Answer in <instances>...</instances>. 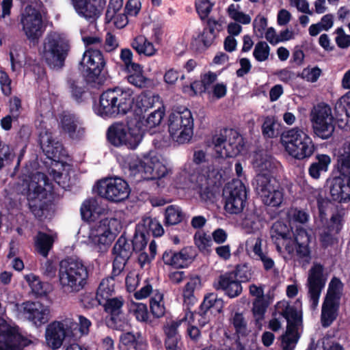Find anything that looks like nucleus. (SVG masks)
Listing matches in <instances>:
<instances>
[{
	"label": "nucleus",
	"instance_id": "obj_1",
	"mask_svg": "<svg viewBox=\"0 0 350 350\" xmlns=\"http://www.w3.org/2000/svg\"><path fill=\"white\" fill-rule=\"evenodd\" d=\"M122 229L121 221L114 217H107L89 225L81 226L78 237L86 245L106 250Z\"/></svg>",
	"mask_w": 350,
	"mask_h": 350
},
{
	"label": "nucleus",
	"instance_id": "obj_2",
	"mask_svg": "<svg viewBox=\"0 0 350 350\" xmlns=\"http://www.w3.org/2000/svg\"><path fill=\"white\" fill-rule=\"evenodd\" d=\"M271 236H278L281 243L284 246L286 252L291 256H296L297 261L301 267L306 268L310 264L312 256L309 247L310 237L304 229L297 230L294 239L288 237L287 226L282 222H275L271 230Z\"/></svg>",
	"mask_w": 350,
	"mask_h": 350
},
{
	"label": "nucleus",
	"instance_id": "obj_3",
	"mask_svg": "<svg viewBox=\"0 0 350 350\" xmlns=\"http://www.w3.org/2000/svg\"><path fill=\"white\" fill-rule=\"evenodd\" d=\"M134 105L133 91L129 88H116L104 92L95 113L103 118L125 115Z\"/></svg>",
	"mask_w": 350,
	"mask_h": 350
},
{
	"label": "nucleus",
	"instance_id": "obj_4",
	"mask_svg": "<svg viewBox=\"0 0 350 350\" xmlns=\"http://www.w3.org/2000/svg\"><path fill=\"white\" fill-rule=\"evenodd\" d=\"M40 144L46 157L53 160V167L50 170V175L54 180L63 188L68 186L70 180L69 172L70 167L68 164L59 162V160L64 156L62 145L55 141L52 133L48 131L40 133Z\"/></svg>",
	"mask_w": 350,
	"mask_h": 350
},
{
	"label": "nucleus",
	"instance_id": "obj_5",
	"mask_svg": "<svg viewBox=\"0 0 350 350\" xmlns=\"http://www.w3.org/2000/svg\"><path fill=\"white\" fill-rule=\"evenodd\" d=\"M87 268L77 259L67 258L59 263L58 280L61 290L67 295H75L86 285Z\"/></svg>",
	"mask_w": 350,
	"mask_h": 350
},
{
	"label": "nucleus",
	"instance_id": "obj_6",
	"mask_svg": "<svg viewBox=\"0 0 350 350\" xmlns=\"http://www.w3.org/2000/svg\"><path fill=\"white\" fill-rule=\"evenodd\" d=\"M125 167L131 176L137 181L148 179H159L164 177L167 170L161 158L153 154L145 156L143 159L133 154L125 159Z\"/></svg>",
	"mask_w": 350,
	"mask_h": 350
},
{
	"label": "nucleus",
	"instance_id": "obj_7",
	"mask_svg": "<svg viewBox=\"0 0 350 350\" xmlns=\"http://www.w3.org/2000/svg\"><path fill=\"white\" fill-rule=\"evenodd\" d=\"M280 142L285 151L293 158L304 160L310 158L315 151V145L303 129L295 127L283 133Z\"/></svg>",
	"mask_w": 350,
	"mask_h": 350
},
{
	"label": "nucleus",
	"instance_id": "obj_8",
	"mask_svg": "<svg viewBox=\"0 0 350 350\" xmlns=\"http://www.w3.org/2000/svg\"><path fill=\"white\" fill-rule=\"evenodd\" d=\"M70 50L69 42L65 35L56 31L46 34L40 54L53 69H60Z\"/></svg>",
	"mask_w": 350,
	"mask_h": 350
},
{
	"label": "nucleus",
	"instance_id": "obj_9",
	"mask_svg": "<svg viewBox=\"0 0 350 350\" xmlns=\"http://www.w3.org/2000/svg\"><path fill=\"white\" fill-rule=\"evenodd\" d=\"M193 118L187 108L172 111L167 118V131L171 139L178 144L189 142L193 135Z\"/></svg>",
	"mask_w": 350,
	"mask_h": 350
},
{
	"label": "nucleus",
	"instance_id": "obj_10",
	"mask_svg": "<svg viewBox=\"0 0 350 350\" xmlns=\"http://www.w3.org/2000/svg\"><path fill=\"white\" fill-rule=\"evenodd\" d=\"M22 181L21 193L27 196L29 206L34 211L33 208L41 206L47 192L52 191V186L45 174L40 172L23 174Z\"/></svg>",
	"mask_w": 350,
	"mask_h": 350
},
{
	"label": "nucleus",
	"instance_id": "obj_11",
	"mask_svg": "<svg viewBox=\"0 0 350 350\" xmlns=\"http://www.w3.org/2000/svg\"><path fill=\"white\" fill-rule=\"evenodd\" d=\"M339 161L340 176L330 181V195L333 200L339 202L350 201V144H345Z\"/></svg>",
	"mask_w": 350,
	"mask_h": 350
},
{
	"label": "nucleus",
	"instance_id": "obj_12",
	"mask_svg": "<svg viewBox=\"0 0 350 350\" xmlns=\"http://www.w3.org/2000/svg\"><path fill=\"white\" fill-rule=\"evenodd\" d=\"M276 310L287 321L286 331L282 339V349L293 350L299 339L298 329L301 324V312L286 301L278 302Z\"/></svg>",
	"mask_w": 350,
	"mask_h": 350
},
{
	"label": "nucleus",
	"instance_id": "obj_13",
	"mask_svg": "<svg viewBox=\"0 0 350 350\" xmlns=\"http://www.w3.org/2000/svg\"><path fill=\"white\" fill-rule=\"evenodd\" d=\"M256 191L267 206L279 207L284 201V191L273 176L257 175L254 183Z\"/></svg>",
	"mask_w": 350,
	"mask_h": 350
},
{
	"label": "nucleus",
	"instance_id": "obj_14",
	"mask_svg": "<svg viewBox=\"0 0 350 350\" xmlns=\"http://www.w3.org/2000/svg\"><path fill=\"white\" fill-rule=\"evenodd\" d=\"M212 144L217 157H232L241 152L243 138L234 130L224 129L219 135L213 137Z\"/></svg>",
	"mask_w": 350,
	"mask_h": 350
},
{
	"label": "nucleus",
	"instance_id": "obj_15",
	"mask_svg": "<svg viewBox=\"0 0 350 350\" xmlns=\"http://www.w3.org/2000/svg\"><path fill=\"white\" fill-rule=\"evenodd\" d=\"M314 134L323 139H329L334 131V120L329 105L321 103L314 106L310 113Z\"/></svg>",
	"mask_w": 350,
	"mask_h": 350
},
{
	"label": "nucleus",
	"instance_id": "obj_16",
	"mask_svg": "<svg viewBox=\"0 0 350 350\" xmlns=\"http://www.w3.org/2000/svg\"><path fill=\"white\" fill-rule=\"evenodd\" d=\"M94 190L100 197L112 202L122 201L130 193L128 183L120 177H109L97 181Z\"/></svg>",
	"mask_w": 350,
	"mask_h": 350
},
{
	"label": "nucleus",
	"instance_id": "obj_17",
	"mask_svg": "<svg viewBox=\"0 0 350 350\" xmlns=\"http://www.w3.org/2000/svg\"><path fill=\"white\" fill-rule=\"evenodd\" d=\"M221 178V174L219 171H216L214 167L211 168L208 166L191 174L189 180L191 185L185 183V185L198 189L201 199L207 201L211 196L210 186L216 183Z\"/></svg>",
	"mask_w": 350,
	"mask_h": 350
},
{
	"label": "nucleus",
	"instance_id": "obj_18",
	"mask_svg": "<svg viewBox=\"0 0 350 350\" xmlns=\"http://www.w3.org/2000/svg\"><path fill=\"white\" fill-rule=\"evenodd\" d=\"M20 24L24 34L31 41L38 40L44 32L42 15L31 5H27L21 13Z\"/></svg>",
	"mask_w": 350,
	"mask_h": 350
},
{
	"label": "nucleus",
	"instance_id": "obj_19",
	"mask_svg": "<svg viewBox=\"0 0 350 350\" xmlns=\"http://www.w3.org/2000/svg\"><path fill=\"white\" fill-rule=\"evenodd\" d=\"M224 196L227 212L237 214L243 211L247 199V191L241 180L229 183L224 189Z\"/></svg>",
	"mask_w": 350,
	"mask_h": 350
},
{
	"label": "nucleus",
	"instance_id": "obj_20",
	"mask_svg": "<svg viewBox=\"0 0 350 350\" xmlns=\"http://www.w3.org/2000/svg\"><path fill=\"white\" fill-rule=\"evenodd\" d=\"M75 323L71 319L53 321L49 323L45 330V339L47 345L53 349H59L66 337L72 335Z\"/></svg>",
	"mask_w": 350,
	"mask_h": 350
},
{
	"label": "nucleus",
	"instance_id": "obj_21",
	"mask_svg": "<svg viewBox=\"0 0 350 350\" xmlns=\"http://www.w3.org/2000/svg\"><path fill=\"white\" fill-rule=\"evenodd\" d=\"M50 310L48 306L38 301H27L17 307V317L22 320H27L39 327L49 319Z\"/></svg>",
	"mask_w": 350,
	"mask_h": 350
},
{
	"label": "nucleus",
	"instance_id": "obj_22",
	"mask_svg": "<svg viewBox=\"0 0 350 350\" xmlns=\"http://www.w3.org/2000/svg\"><path fill=\"white\" fill-rule=\"evenodd\" d=\"M323 273V267L319 263H314L308 271L306 286L310 308L313 310L317 307L321 292L325 285Z\"/></svg>",
	"mask_w": 350,
	"mask_h": 350
},
{
	"label": "nucleus",
	"instance_id": "obj_23",
	"mask_svg": "<svg viewBox=\"0 0 350 350\" xmlns=\"http://www.w3.org/2000/svg\"><path fill=\"white\" fill-rule=\"evenodd\" d=\"M30 340L23 336L18 328L0 318V350H22Z\"/></svg>",
	"mask_w": 350,
	"mask_h": 350
},
{
	"label": "nucleus",
	"instance_id": "obj_24",
	"mask_svg": "<svg viewBox=\"0 0 350 350\" xmlns=\"http://www.w3.org/2000/svg\"><path fill=\"white\" fill-rule=\"evenodd\" d=\"M72 5L80 17L93 23L101 16L105 5V1L78 0L73 3Z\"/></svg>",
	"mask_w": 350,
	"mask_h": 350
},
{
	"label": "nucleus",
	"instance_id": "obj_25",
	"mask_svg": "<svg viewBox=\"0 0 350 350\" xmlns=\"http://www.w3.org/2000/svg\"><path fill=\"white\" fill-rule=\"evenodd\" d=\"M133 252L131 241L128 240L125 236L121 235L113 248V253L114 255L113 263V275H119L124 269V266L130 258Z\"/></svg>",
	"mask_w": 350,
	"mask_h": 350
},
{
	"label": "nucleus",
	"instance_id": "obj_26",
	"mask_svg": "<svg viewBox=\"0 0 350 350\" xmlns=\"http://www.w3.org/2000/svg\"><path fill=\"white\" fill-rule=\"evenodd\" d=\"M104 66L105 62L101 52L91 47L84 52L80 62L81 71L88 75L97 76L100 75Z\"/></svg>",
	"mask_w": 350,
	"mask_h": 350
},
{
	"label": "nucleus",
	"instance_id": "obj_27",
	"mask_svg": "<svg viewBox=\"0 0 350 350\" xmlns=\"http://www.w3.org/2000/svg\"><path fill=\"white\" fill-rule=\"evenodd\" d=\"M102 304L104 305L105 311L111 314V320L116 329L125 331L129 328L128 321L124 318L122 319V308L124 304L122 297H109Z\"/></svg>",
	"mask_w": 350,
	"mask_h": 350
},
{
	"label": "nucleus",
	"instance_id": "obj_28",
	"mask_svg": "<svg viewBox=\"0 0 350 350\" xmlns=\"http://www.w3.org/2000/svg\"><path fill=\"white\" fill-rule=\"evenodd\" d=\"M215 286L217 289L222 290L230 298L238 297L243 291L241 282L238 280L236 274L233 272L221 275Z\"/></svg>",
	"mask_w": 350,
	"mask_h": 350
},
{
	"label": "nucleus",
	"instance_id": "obj_29",
	"mask_svg": "<svg viewBox=\"0 0 350 350\" xmlns=\"http://www.w3.org/2000/svg\"><path fill=\"white\" fill-rule=\"evenodd\" d=\"M140 119L133 118L128 122V130L126 131L124 146L129 149H135L142 142L145 129Z\"/></svg>",
	"mask_w": 350,
	"mask_h": 350
},
{
	"label": "nucleus",
	"instance_id": "obj_30",
	"mask_svg": "<svg viewBox=\"0 0 350 350\" xmlns=\"http://www.w3.org/2000/svg\"><path fill=\"white\" fill-rule=\"evenodd\" d=\"M64 133L72 139H80L85 135V129L79 119L73 115H65L62 120Z\"/></svg>",
	"mask_w": 350,
	"mask_h": 350
},
{
	"label": "nucleus",
	"instance_id": "obj_31",
	"mask_svg": "<svg viewBox=\"0 0 350 350\" xmlns=\"http://www.w3.org/2000/svg\"><path fill=\"white\" fill-rule=\"evenodd\" d=\"M217 75L213 72H208L201 76L200 81H194L191 84L190 87L184 88V91H189L191 96H194L202 92L210 93V88L213 87V84L217 81Z\"/></svg>",
	"mask_w": 350,
	"mask_h": 350
},
{
	"label": "nucleus",
	"instance_id": "obj_32",
	"mask_svg": "<svg viewBox=\"0 0 350 350\" xmlns=\"http://www.w3.org/2000/svg\"><path fill=\"white\" fill-rule=\"evenodd\" d=\"M144 344V340L139 333L131 332L122 333L120 336L119 350H139Z\"/></svg>",
	"mask_w": 350,
	"mask_h": 350
},
{
	"label": "nucleus",
	"instance_id": "obj_33",
	"mask_svg": "<svg viewBox=\"0 0 350 350\" xmlns=\"http://www.w3.org/2000/svg\"><path fill=\"white\" fill-rule=\"evenodd\" d=\"M245 250L253 260L268 251L265 241L258 235H252L247 239Z\"/></svg>",
	"mask_w": 350,
	"mask_h": 350
},
{
	"label": "nucleus",
	"instance_id": "obj_34",
	"mask_svg": "<svg viewBox=\"0 0 350 350\" xmlns=\"http://www.w3.org/2000/svg\"><path fill=\"white\" fill-rule=\"evenodd\" d=\"M126 70L128 72L127 80L129 83L139 88L146 87L149 80L144 76L143 68L140 64L129 65Z\"/></svg>",
	"mask_w": 350,
	"mask_h": 350
},
{
	"label": "nucleus",
	"instance_id": "obj_35",
	"mask_svg": "<svg viewBox=\"0 0 350 350\" xmlns=\"http://www.w3.org/2000/svg\"><path fill=\"white\" fill-rule=\"evenodd\" d=\"M55 238V235L39 232L34 238L35 249L37 252L44 258L47 257L49 251L53 247Z\"/></svg>",
	"mask_w": 350,
	"mask_h": 350
},
{
	"label": "nucleus",
	"instance_id": "obj_36",
	"mask_svg": "<svg viewBox=\"0 0 350 350\" xmlns=\"http://www.w3.org/2000/svg\"><path fill=\"white\" fill-rule=\"evenodd\" d=\"M128 130V125L121 123H115L109 127L107 131V138L109 142L115 146H122L126 141V131Z\"/></svg>",
	"mask_w": 350,
	"mask_h": 350
},
{
	"label": "nucleus",
	"instance_id": "obj_37",
	"mask_svg": "<svg viewBox=\"0 0 350 350\" xmlns=\"http://www.w3.org/2000/svg\"><path fill=\"white\" fill-rule=\"evenodd\" d=\"M105 208L99 206L98 201L94 198L85 200L81 206V214L85 220H93L97 215L103 214Z\"/></svg>",
	"mask_w": 350,
	"mask_h": 350
},
{
	"label": "nucleus",
	"instance_id": "obj_38",
	"mask_svg": "<svg viewBox=\"0 0 350 350\" xmlns=\"http://www.w3.org/2000/svg\"><path fill=\"white\" fill-rule=\"evenodd\" d=\"M339 302L325 299L321 310V323L323 327L329 326L336 319Z\"/></svg>",
	"mask_w": 350,
	"mask_h": 350
},
{
	"label": "nucleus",
	"instance_id": "obj_39",
	"mask_svg": "<svg viewBox=\"0 0 350 350\" xmlns=\"http://www.w3.org/2000/svg\"><path fill=\"white\" fill-rule=\"evenodd\" d=\"M131 46L138 54L147 57L154 56L157 52L154 44L142 35H139L133 40Z\"/></svg>",
	"mask_w": 350,
	"mask_h": 350
},
{
	"label": "nucleus",
	"instance_id": "obj_40",
	"mask_svg": "<svg viewBox=\"0 0 350 350\" xmlns=\"http://www.w3.org/2000/svg\"><path fill=\"white\" fill-rule=\"evenodd\" d=\"M193 317L194 315L192 312L189 311L185 313V317L182 319L167 321L163 327L165 336L180 337L178 329L179 326L183 323L190 324Z\"/></svg>",
	"mask_w": 350,
	"mask_h": 350
},
{
	"label": "nucleus",
	"instance_id": "obj_41",
	"mask_svg": "<svg viewBox=\"0 0 350 350\" xmlns=\"http://www.w3.org/2000/svg\"><path fill=\"white\" fill-rule=\"evenodd\" d=\"M115 280L113 277H107L101 280L97 288L96 299L100 304L106 299L112 297L115 293Z\"/></svg>",
	"mask_w": 350,
	"mask_h": 350
},
{
	"label": "nucleus",
	"instance_id": "obj_42",
	"mask_svg": "<svg viewBox=\"0 0 350 350\" xmlns=\"http://www.w3.org/2000/svg\"><path fill=\"white\" fill-rule=\"evenodd\" d=\"M254 167L258 172L257 175L262 174L267 176H271L270 172L275 167L272 158L267 154H258L255 157L253 163Z\"/></svg>",
	"mask_w": 350,
	"mask_h": 350
},
{
	"label": "nucleus",
	"instance_id": "obj_43",
	"mask_svg": "<svg viewBox=\"0 0 350 350\" xmlns=\"http://www.w3.org/2000/svg\"><path fill=\"white\" fill-rule=\"evenodd\" d=\"M144 230L146 233L151 232L154 237H161L164 230L161 223L155 218L144 217L137 224V230Z\"/></svg>",
	"mask_w": 350,
	"mask_h": 350
},
{
	"label": "nucleus",
	"instance_id": "obj_44",
	"mask_svg": "<svg viewBox=\"0 0 350 350\" xmlns=\"http://www.w3.org/2000/svg\"><path fill=\"white\" fill-rule=\"evenodd\" d=\"M317 161L312 163L309 167V174L314 179L320 177L322 172H327L331 163L330 157L327 154H317Z\"/></svg>",
	"mask_w": 350,
	"mask_h": 350
},
{
	"label": "nucleus",
	"instance_id": "obj_45",
	"mask_svg": "<svg viewBox=\"0 0 350 350\" xmlns=\"http://www.w3.org/2000/svg\"><path fill=\"white\" fill-rule=\"evenodd\" d=\"M135 112L136 117L135 118L140 119L143 113L146 112L150 108L153 107L154 99L146 94H140L134 97Z\"/></svg>",
	"mask_w": 350,
	"mask_h": 350
},
{
	"label": "nucleus",
	"instance_id": "obj_46",
	"mask_svg": "<svg viewBox=\"0 0 350 350\" xmlns=\"http://www.w3.org/2000/svg\"><path fill=\"white\" fill-rule=\"evenodd\" d=\"M25 279L32 292L37 295H45L49 291V284L42 282L38 276L33 273L26 275Z\"/></svg>",
	"mask_w": 350,
	"mask_h": 350
},
{
	"label": "nucleus",
	"instance_id": "obj_47",
	"mask_svg": "<svg viewBox=\"0 0 350 350\" xmlns=\"http://www.w3.org/2000/svg\"><path fill=\"white\" fill-rule=\"evenodd\" d=\"M184 218L182 209L176 205L168 206L165 211L164 222L166 226H173L180 223Z\"/></svg>",
	"mask_w": 350,
	"mask_h": 350
},
{
	"label": "nucleus",
	"instance_id": "obj_48",
	"mask_svg": "<svg viewBox=\"0 0 350 350\" xmlns=\"http://www.w3.org/2000/svg\"><path fill=\"white\" fill-rule=\"evenodd\" d=\"M343 283L341 280L334 277L330 280L325 296L326 299L339 302V300L342 295Z\"/></svg>",
	"mask_w": 350,
	"mask_h": 350
},
{
	"label": "nucleus",
	"instance_id": "obj_49",
	"mask_svg": "<svg viewBox=\"0 0 350 350\" xmlns=\"http://www.w3.org/2000/svg\"><path fill=\"white\" fill-rule=\"evenodd\" d=\"M129 312L139 322L148 321V311L146 304L132 301L129 305Z\"/></svg>",
	"mask_w": 350,
	"mask_h": 350
},
{
	"label": "nucleus",
	"instance_id": "obj_50",
	"mask_svg": "<svg viewBox=\"0 0 350 350\" xmlns=\"http://www.w3.org/2000/svg\"><path fill=\"white\" fill-rule=\"evenodd\" d=\"M201 286L200 279L198 277L191 278L186 284L183 290L185 302L193 304L195 300L194 292L199 290Z\"/></svg>",
	"mask_w": 350,
	"mask_h": 350
},
{
	"label": "nucleus",
	"instance_id": "obj_51",
	"mask_svg": "<svg viewBox=\"0 0 350 350\" xmlns=\"http://www.w3.org/2000/svg\"><path fill=\"white\" fill-rule=\"evenodd\" d=\"M227 13L231 19L242 25H248L252 21V18L249 14L241 11L239 5L230 4L228 7Z\"/></svg>",
	"mask_w": 350,
	"mask_h": 350
},
{
	"label": "nucleus",
	"instance_id": "obj_52",
	"mask_svg": "<svg viewBox=\"0 0 350 350\" xmlns=\"http://www.w3.org/2000/svg\"><path fill=\"white\" fill-rule=\"evenodd\" d=\"M150 310L152 315L157 318L162 317L165 313L163 295L159 292L154 293L150 299Z\"/></svg>",
	"mask_w": 350,
	"mask_h": 350
},
{
	"label": "nucleus",
	"instance_id": "obj_53",
	"mask_svg": "<svg viewBox=\"0 0 350 350\" xmlns=\"http://www.w3.org/2000/svg\"><path fill=\"white\" fill-rule=\"evenodd\" d=\"M236 334L238 336H245L248 333L247 323L241 313H235L230 319Z\"/></svg>",
	"mask_w": 350,
	"mask_h": 350
},
{
	"label": "nucleus",
	"instance_id": "obj_54",
	"mask_svg": "<svg viewBox=\"0 0 350 350\" xmlns=\"http://www.w3.org/2000/svg\"><path fill=\"white\" fill-rule=\"evenodd\" d=\"M163 116L164 110L161 108H159L148 115L145 120V124L142 121L143 128L146 130L157 127L161 124Z\"/></svg>",
	"mask_w": 350,
	"mask_h": 350
},
{
	"label": "nucleus",
	"instance_id": "obj_55",
	"mask_svg": "<svg viewBox=\"0 0 350 350\" xmlns=\"http://www.w3.org/2000/svg\"><path fill=\"white\" fill-rule=\"evenodd\" d=\"M270 54V47L266 42L260 41L254 46L253 56L256 61L262 62L267 60Z\"/></svg>",
	"mask_w": 350,
	"mask_h": 350
},
{
	"label": "nucleus",
	"instance_id": "obj_56",
	"mask_svg": "<svg viewBox=\"0 0 350 350\" xmlns=\"http://www.w3.org/2000/svg\"><path fill=\"white\" fill-rule=\"evenodd\" d=\"M287 216L290 221L306 224L308 221L310 215L304 210L292 207L288 209Z\"/></svg>",
	"mask_w": 350,
	"mask_h": 350
},
{
	"label": "nucleus",
	"instance_id": "obj_57",
	"mask_svg": "<svg viewBox=\"0 0 350 350\" xmlns=\"http://www.w3.org/2000/svg\"><path fill=\"white\" fill-rule=\"evenodd\" d=\"M68 83L72 98L77 102L80 101L83 94L85 93L83 82L82 81L70 79Z\"/></svg>",
	"mask_w": 350,
	"mask_h": 350
},
{
	"label": "nucleus",
	"instance_id": "obj_58",
	"mask_svg": "<svg viewBox=\"0 0 350 350\" xmlns=\"http://www.w3.org/2000/svg\"><path fill=\"white\" fill-rule=\"evenodd\" d=\"M133 251L141 252L147 245L146 232L142 230H137V226L132 241H131Z\"/></svg>",
	"mask_w": 350,
	"mask_h": 350
},
{
	"label": "nucleus",
	"instance_id": "obj_59",
	"mask_svg": "<svg viewBox=\"0 0 350 350\" xmlns=\"http://www.w3.org/2000/svg\"><path fill=\"white\" fill-rule=\"evenodd\" d=\"M194 241L196 245L200 250H206L211 246V237L203 232H198L195 234Z\"/></svg>",
	"mask_w": 350,
	"mask_h": 350
},
{
	"label": "nucleus",
	"instance_id": "obj_60",
	"mask_svg": "<svg viewBox=\"0 0 350 350\" xmlns=\"http://www.w3.org/2000/svg\"><path fill=\"white\" fill-rule=\"evenodd\" d=\"M255 261L260 262L267 272L273 271L275 269V263L269 254V250L265 252L263 254L260 255L258 257L254 259Z\"/></svg>",
	"mask_w": 350,
	"mask_h": 350
},
{
	"label": "nucleus",
	"instance_id": "obj_61",
	"mask_svg": "<svg viewBox=\"0 0 350 350\" xmlns=\"http://www.w3.org/2000/svg\"><path fill=\"white\" fill-rule=\"evenodd\" d=\"M42 273L48 278H53L56 275L57 263L51 259H48L40 267Z\"/></svg>",
	"mask_w": 350,
	"mask_h": 350
},
{
	"label": "nucleus",
	"instance_id": "obj_62",
	"mask_svg": "<svg viewBox=\"0 0 350 350\" xmlns=\"http://www.w3.org/2000/svg\"><path fill=\"white\" fill-rule=\"evenodd\" d=\"M213 3L210 0H196V7L200 18H206L212 10Z\"/></svg>",
	"mask_w": 350,
	"mask_h": 350
},
{
	"label": "nucleus",
	"instance_id": "obj_63",
	"mask_svg": "<svg viewBox=\"0 0 350 350\" xmlns=\"http://www.w3.org/2000/svg\"><path fill=\"white\" fill-rule=\"evenodd\" d=\"M267 304L264 299H255L253 302L252 312L257 322L264 318V314L267 309Z\"/></svg>",
	"mask_w": 350,
	"mask_h": 350
},
{
	"label": "nucleus",
	"instance_id": "obj_64",
	"mask_svg": "<svg viewBox=\"0 0 350 350\" xmlns=\"http://www.w3.org/2000/svg\"><path fill=\"white\" fill-rule=\"evenodd\" d=\"M275 119L273 116H267L265 118L262 126V132L265 137L271 138L275 136Z\"/></svg>",
	"mask_w": 350,
	"mask_h": 350
}]
</instances>
